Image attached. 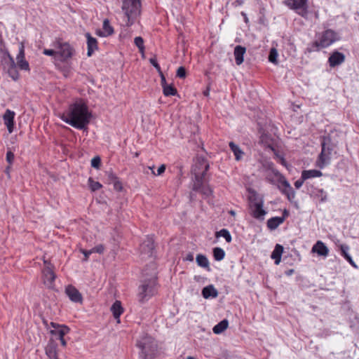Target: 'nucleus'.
Returning <instances> with one entry per match:
<instances>
[{"label": "nucleus", "instance_id": "obj_1", "mask_svg": "<svg viewBox=\"0 0 359 359\" xmlns=\"http://www.w3.org/2000/svg\"><path fill=\"white\" fill-rule=\"evenodd\" d=\"M90 116L86 104L82 101H77L69 106L60 118L72 127L81 130L90 122Z\"/></svg>", "mask_w": 359, "mask_h": 359}, {"label": "nucleus", "instance_id": "obj_2", "mask_svg": "<svg viewBox=\"0 0 359 359\" xmlns=\"http://www.w3.org/2000/svg\"><path fill=\"white\" fill-rule=\"evenodd\" d=\"M209 169V164L203 159H198L193 168V172L195 175V182L193 185V189L196 191H200L205 196L211 195L212 191L209 186L203 185V178L206 172Z\"/></svg>", "mask_w": 359, "mask_h": 359}, {"label": "nucleus", "instance_id": "obj_3", "mask_svg": "<svg viewBox=\"0 0 359 359\" xmlns=\"http://www.w3.org/2000/svg\"><path fill=\"white\" fill-rule=\"evenodd\" d=\"M123 22L126 27L132 26L141 13L140 0H122Z\"/></svg>", "mask_w": 359, "mask_h": 359}, {"label": "nucleus", "instance_id": "obj_4", "mask_svg": "<svg viewBox=\"0 0 359 359\" xmlns=\"http://www.w3.org/2000/svg\"><path fill=\"white\" fill-rule=\"evenodd\" d=\"M158 286L155 273L142 281L138 288L137 297L140 302L144 303L157 293Z\"/></svg>", "mask_w": 359, "mask_h": 359}, {"label": "nucleus", "instance_id": "obj_5", "mask_svg": "<svg viewBox=\"0 0 359 359\" xmlns=\"http://www.w3.org/2000/svg\"><path fill=\"white\" fill-rule=\"evenodd\" d=\"M140 349V359H153L157 348L155 340L150 336L144 334L137 342Z\"/></svg>", "mask_w": 359, "mask_h": 359}, {"label": "nucleus", "instance_id": "obj_6", "mask_svg": "<svg viewBox=\"0 0 359 359\" xmlns=\"http://www.w3.org/2000/svg\"><path fill=\"white\" fill-rule=\"evenodd\" d=\"M338 40V35L334 31L327 29L312 43L311 50L318 51L320 49L327 48Z\"/></svg>", "mask_w": 359, "mask_h": 359}, {"label": "nucleus", "instance_id": "obj_7", "mask_svg": "<svg viewBox=\"0 0 359 359\" xmlns=\"http://www.w3.org/2000/svg\"><path fill=\"white\" fill-rule=\"evenodd\" d=\"M321 145L322 149L316 161V165L319 168L323 169L330 163L334 147L330 143V139L325 137L323 139Z\"/></svg>", "mask_w": 359, "mask_h": 359}, {"label": "nucleus", "instance_id": "obj_8", "mask_svg": "<svg viewBox=\"0 0 359 359\" xmlns=\"http://www.w3.org/2000/svg\"><path fill=\"white\" fill-rule=\"evenodd\" d=\"M283 4L302 18H308V0H285Z\"/></svg>", "mask_w": 359, "mask_h": 359}, {"label": "nucleus", "instance_id": "obj_9", "mask_svg": "<svg viewBox=\"0 0 359 359\" xmlns=\"http://www.w3.org/2000/svg\"><path fill=\"white\" fill-rule=\"evenodd\" d=\"M43 265L44 266L41 271L43 283L46 287L53 288L56 278L54 266L49 261L46 259H43Z\"/></svg>", "mask_w": 359, "mask_h": 359}, {"label": "nucleus", "instance_id": "obj_10", "mask_svg": "<svg viewBox=\"0 0 359 359\" xmlns=\"http://www.w3.org/2000/svg\"><path fill=\"white\" fill-rule=\"evenodd\" d=\"M250 210L252 217L260 221H263L265 215L267 214V212L264 209V201L262 198L251 200Z\"/></svg>", "mask_w": 359, "mask_h": 359}, {"label": "nucleus", "instance_id": "obj_11", "mask_svg": "<svg viewBox=\"0 0 359 359\" xmlns=\"http://www.w3.org/2000/svg\"><path fill=\"white\" fill-rule=\"evenodd\" d=\"M276 175L278 176V181L279 183L278 188L280 191L287 196L289 201L294 199L295 193L290 183L284 176L278 172L276 173Z\"/></svg>", "mask_w": 359, "mask_h": 359}, {"label": "nucleus", "instance_id": "obj_12", "mask_svg": "<svg viewBox=\"0 0 359 359\" xmlns=\"http://www.w3.org/2000/svg\"><path fill=\"white\" fill-rule=\"evenodd\" d=\"M4 60L6 68L8 75L14 80L16 81L19 78V73L17 70L16 64L14 61L13 57L11 55L8 51L4 53Z\"/></svg>", "mask_w": 359, "mask_h": 359}, {"label": "nucleus", "instance_id": "obj_13", "mask_svg": "<svg viewBox=\"0 0 359 359\" xmlns=\"http://www.w3.org/2000/svg\"><path fill=\"white\" fill-rule=\"evenodd\" d=\"M55 47L57 49V55H59L62 60L70 58L73 55V48L68 43L57 41L55 43Z\"/></svg>", "mask_w": 359, "mask_h": 359}, {"label": "nucleus", "instance_id": "obj_14", "mask_svg": "<svg viewBox=\"0 0 359 359\" xmlns=\"http://www.w3.org/2000/svg\"><path fill=\"white\" fill-rule=\"evenodd\" d=\"M50 327L53 328V330H50V333L53 336L57 337L59 339L64 338L65 335L68 334L70 331V329L67 326L53 322L50 323Z\"/></svg>", "mask_w": 359, "mask_h": 359}, {"label": "nucleus", "instance_id": "obj_15", "mask_svg": "<svg viewBox=\"0 0 359 359\" xmlns=\"http://www.w3.org/2000/svg\"><path fill=\"white\" fill-rule=\"evenodd\" d=\"M17 65L22 70H29L28 62L25 60V46L20 43L18 46V54L16 57Z\"/></svg>", "mask_w": 359, "mask_h": 359}, {"label": "nucleus", "instance_id": "obj_16", "mask_svg": "<svg viewBox=\"0 0 359 359\" xmlns=\"http://www.w3.org/2000/svg\"><path fill=\"white\" fill-rule=\"evenodd\" d=\"M344 61V54L337 50L333 51L328 58V63L330 67H335L336 66H339L341 65Z\"/></svg>", "mask_w": 359, "mask_h": 359}, {"label": "nucleus", "instance_id": "obj_17", "mask_svg": "<svg viewBox=\"0 0 359 359\" xmlns=\"http://www.w3.org/2000/svg\"><path fill=\"white\" fill-rule=\"evenodd\" d=\"M65 293L72 302L78 303L82 302V296L79 291L72 285H68L65 288Z\"/></svg>", "mask_w": 359, "mask_h": 359}, {"label": "nucleus", "instance_id": "obj_18", "mask_svg": "<svg viewBox=\"0 0 359 359\" xmlns=\"http://www.w3.org/2000/svg\"><path fill=\"white\" fill-rule=\"evenodd\" d=\"M15 112L7 109L3 116L4 124L7 127L9 133H12L14 129Z\"/></svg>", "mask_w": 359, "mask_h": 359}, {"label": "nucleus", "instance_id": "obj_19", "mask_svg": "<svg viewBox=\"0 0 359 359\" xmlns=\"http://www.w3.org/2000/svg\"><path fill=\"white\" fill-rule=\"evenodd\" d=\"M154 248V240L152 237H147L140 245L141 252L146 256L151 257Z\"/></svg>", "mask_w": 359, "mask_h": 359}, {"label": "nucleus", "instance_id": "obj_20", "mask_svg": "<svg viewBox=\"0 0 359 359\" xmlns=\"http://www.w3.org/2000/svg\"><path fill=\"white\" fill-rule=\"evenodd\" d=\"M114 33V28L110 25L108 19H104L102 24V29L96 31L97 35L101 37H107L111 35Z\"/></svg>", "mask_w": 359, "mask_h": 359}, {"label": "nucleus", "instance_id": "obj_21", "mask_svg": "<svg viewBox=\"0 0 359 359\" xmlns=\"http://www.w3.org/2000/svg\"><path fill=\"white\" fill-rule=\"evenodd\" d=\"M85 36L87 39V55L90 57L93 55L94 51L98 48L97 41L95 38L93 37L90 33H86Z\"/></svg>", "mask_w": 359, "mask_h": 359}, {"label": "nucleus", "instance_id": "obj_22", "mask_svg": "<svg viewBox=\"0 0 359 359\" xmlns=\"http://www.w3.org/2000/svg\"><path fill=\"white\" fill-rule=\"evenodd\" d=\"M312 252L317 253L319 256L327 257L329 254L327 247L321 241H318L312 248Z\"/></svg>", "mask_w": 359, "mask_h": 359}, {"label": "nucleus", "instance_id": "obj_23", "mask_svg": "<svg viewBox=\"0 0 359 359\" xmlns=\"http://www.w3.org/2000/svg\"><path fill=\"white\" fill-rule=\"evenodd\" d=\"M245 48L241 46H236L234 48L233 54L235 57L236 63L237 65H240L243 62L244 55L245 53Z\"/></svg>", "mask_w": 359, "mask_h": 359}, {"label": "nucleus", "instance_id": "obj_24", "mask_svg": "<svg viewBox=\"0 0 359 359\" xmlns=\"http://www.w3.org/2000/svg\"><path fill=\"white\" fill-rule=\"evenodd\" d=\"M285 220V217H273L268 219L267 227L270 230L276 229L280 224H282Z\"/></svg>", "mask_w": 359, "mask_h": 359}, {"label": "nucleus", "instance_id": "obj_25", "mask_svg": "<svg viewBox=\"0 0 359 359\" xmlns=\"http://www.w3.org/2000/svg\"><path fill=\"white\" fill-rule=\"evenodd\" d=\"M111 311L117 323H120V316L123 312V309L120 301H116L111 307Z\"/></svg>", "mask_w": 359, "mask_h": 359}, {"label": "nucleus", "instance_id": "obj_26", "mask_svg": "<svg viewBox=\"0 0 359 359\" xmlns=\"http://www.w3.org/2000/svg\"><path fill=\"white\" fill-rule=\"evenodd\" d=\"M202 295L205 299L215 298L218 296V292L212 285H209L203 287Z\"/></svg>", "mask_w": 359, "mask_h": 359}, {"label": "nucleus", "instance_id": "obj_27", "mask_svg": "<svg viewBox=\"0 0 359 359\" xmlns=\"http://www.w3.org/2000/svg\"><path fill=\"white\" fill-rule=\"evenodd\" d=\"M283 252V247L280 244H276L271 255V259H274V262L276 265L279 264L280 262Z\"/></svg>", "mask_w": 359, "mask_h": 359}, {"label": "nucleus", "instance_id": "obj_28", "mask_svg": "<svg viewBox=\"0 0 359 359\" xmlns=\"http://www.w3.org/2000/svg\"><path fill=\"white\" fill-rule=\"evenodd\" d=\"M322 175V172L318 170H303L302 172V178L306 180L311 178L319 177H321Z\"/></svg>", "mask_w": 359, "mask_h": 359}, {"label": "nucleus", "instance_id": "obj_29", "mask_svg": "<svg viewBox=\"0 0 359 359\" xmlns=\"http://www.w3.org/2000/svg\"><path fill=\"white\" fill-rule=\"evenodd\" d=\"M229 147L235 156L236 161H241L244 155V152L241 149L233 142H229Z\"/></svg>", "mask_w": 359, "mask_h": 359}, {"label": "nucleus", "instance_id": "obj_30", "mask_svg": "<svg viewBox=\"0 0 359 359\" xmlns=\"http://www.w3.org/2000/svg\"><path fill=\"white\" fill-rule=\"evenodd\" d=\"M46 353L48 359H58L57 355V346L53 343H50L46 347Z\"/></svg>", "mask_w": 359, "mask_h": 359}, {"label": "nucleus", "instance_id": "obj_31", "mask_svg": "<svg viewBox=\"0 0 359 359\" xmlns=\"http://www.w3.org/2000/svg\"><path fill=\"white\" fill-rule=\"evenodd\" d=\"M196 261L199 266L207 269L208 271L210 270L209 261L205 255L201 254L198 255L196 256Z\"/></svg>", "mask_w": 359, "mask_h": 359}, {"label": "nucleus", "instance_id": "obj_32", "mask_svg": "<svg viewBox=\"0 0 359 359\" xmlns=\"http://www.w3.org/2000/svg\"><path fill=\"white\" fill-rule=\"evenodd\" d=\"M228 320L224 319L214 326L212 330L215 334H221L228 327Z\"/></svg>", "mask_w": 359, "mask_h": 359}, {"label": "nucleus", "instance_id": "obj_33", "mask_svg": "<svg viewBox=\"0 0 359 359\" xmlns=\"http://www.w3.org/2000/svg\"><path fill=\"white\" fill-rule=\"evenodd\" d=\"M217 238L223 237L227 243H230L232 240L231 236L229 231L226 229H222L215 233Z\"/></svg>", "mask_w": 359, "mask_h": 359}, {"label": "nucleus", "instance_id": "obj_34", "mask_svg": "<svg viewBox=\"0 0 359 359\" xmlns=\"http://www.w3.org/2000/svg\"><path fill=\"white\" fill-rule=\"evenodd\" d=\"M213 256L215 260L221 261L224 258L225 252L221 248H215L213 249Z\"/></svg>", "mask_w": 359, "mask_h": 359}, {"label": "nucleus", "instance_id": "obj_35", "mask_svg": "<svg viewBox=\"0 0 359 359\" xmlns=\"http://www.w3.org/2000/svg\"><path fill=\"white\" fill-rule=\"evenodd\" d=\"M163 95L165 96H172L177 94L176 88L172 85H167L163 88Z\"/></svg>", "mask_w": 359, "mask_h": 359}, {"label": "nucleus", "instance_id": "obj_36", "mask_svg": "<svg viewBox=\"0 0 359 359\" xmlns=\"http://www.w3.org/2000/svg\"><path fill=\"white\" fill-rule=\"evenodd\" d=\"M134 43L136 46L138 48L140 52L144 54V40L141 36H136L134 39Z\"/></svg>", "mask_w": 359, "mask_h": 359}, {"label": "nucleus", "instance_id": "obj_37", "mask_svg": "<svg viewBox=\"0 0 359 359\" xmlns=\"http://www.w3.org/2000/svg\"><path fill=\"white\" fill-rule=\"evenodd\" d=\"M316 196L320 200L321 203L325 202L327 199V193L322 189L316 190Z\"/></svg>", "mask_w": 359, "mask_h": 359}, {"label": "nucleus", "instance_id": "obj_38", "mask_svg": "<svg viewBox=\"0 0 359 359\" xmlns=\"http://www.w3.org/2000/svg\"><path fill=\"white\" fill-rule=\"evenodd\" d=\"M88 185L92 191H95L102 187L99 182L94 181L91 177L88 179Z\"/></svg>", "mask_w": 359, "mask_h": 359}, {"label": "nucleus", "instance_id": "obj_39", "mask_svg": "<svg viewBox=\"0 0 359 359\" xmlns=\"http://www.w3.org/2000/svg\"><path fill=\"white\" fill-rule=\"evenodd\" d=\"M278 52L276 48H271L269 55V60L272 63H277Z\"/></svg>", "mask_w": 359, "mask_h": 359}, {"label": "nucleus", "instance_id": "obj_40", "mask_svg": "<svg viewBox=\"0 0 359 359\" xmlns=\"http://www.w3.org/2000/svg\"><path fill=\"white\" fill-rule=\"evenodd\" d=\"M149 169L151 170L152 171V173L154 175H162L165 170V165L164 164H162L157 170V172H155L154 171V167H149Z\"/></svg>", "mask_w": 359, "mask_h": 359}, {"label": "nucleus", "instance_id": "obj_41", "mask_svg": "<svg viewBox=\"0 0 359 359\" xmlns=\"http://www.w3.org/2000/svg\"><path fill=\"white\" fill-rule=\"evenodd\" d=\"M101 163V159L99 156H95L91 160V166L95 168H99Z\"/></svg>", "mask_w": 359, "mask_h": 359}, {"label": "nucleus", "instance_id": "obj_42", "mask_svg": "<svg viewBox=\"0 0 359 359\" xmlns=\"http://www.w3.org/2000/svg\"><path fill=\"white\" fill-rule=\"evenodd\" d=\"M341 254L345 258L346 255H348L349 247L346 244L340 245Z\"/></svg>", "mask_w": 359, "mask_h": 359}, {"label": "nucleus", "instance_id": "obj_43", "mask_svg": "<svg viewBox=\"0 0 359 359\" xmlns=\"http://www.w3.org/2000/svg\"><path fill=\"white\" fill-rule=\"evenodd\" d=\"M177 76L183 79L186 76V70L184 67H180L177 70Z\"/></svg>", "mask_w": 359, "mask_h": 359}, {"label": "nucleus", "instance_id": "obj_44", "mask_svg": "<svg viewBox=\"0 0 359 359\" xmlns=\"http://www.w3.org/2000/svg\"><path fill=\"white\" fill-rule=\"evenodd\" d=\"M92 249H93V253L96 252V253L102 254L104 251V247L102 244L97 245Z\"/></svg>", "mask_w": 359, "mask_h": 359}, {"label": "nucleus", "instance_id": "obj_45", "mask_svg": "<svg viewBox=\"0 0 359 359\" xmlns=\"http://www.w3.org/2000/svg\"><path fill=\"white\" fill-rule=\"evenodd\" d=\"M14 158H15L14 154L12 151H8L7 153H6V161H7V162L9 164H12L13 161H14Z\"/></svg>", "mask_w": 359, "mask_h": 359}, {"label": "nucleus", "instance_id": "obj_46", "mask_svg": "<svg viewBox=\"0 0 359 359\" xmlns=\"http://www.w3.org/2000/svg\"><path fill=\"white\" fill-rule=\"evenodd\" d=\"M43 54L48 56H55L57 55V50H54L53 49H44L43 51Z\"/></svg>", "mask_w": 359, "mask_h": 359}, {"label": "nucleus", "instance_id": "obj_47", "mask_svg": "<svg viewBox=\"0 0 359 359\" xmlns=\"http://www.w3.org/2000/svg\"><path fill=\"white\" fill-rule=\"evenodd\" d=\"M150 61V63L158 70V71H160L161 70V67L159 66V65L158 64L155 58H150L149 60Z\"/></svg>", "mask_w": 359, "mask_h": 359}, {"label": "nucleus", "instance_id": "obj_48", "mask_svg": "<svg viewBox=\"0 0 359 359\" xmlns=\"http://www.w3.org/2000/svg\"><path fill=\"white\" fill-rule=\"evenodd\" d=\"M81 252L83 254L84 257H85V260H88L89 256L93 253V249L90 250H81Z\"/></svg>", "mask_w": 359, "mask_h": 359}, {"label": "nucleus", "instance_id": "obj_49", "mask_svg": "<svg viewBox=\"0 0 359 359\" xmlns=\"http://www.w3.org/2000/svg\"><path fill=\"white\" fill-rule=\"evenodd\" d=\"M345 259L349 262V264L352 266H353L354 268H357V265L355 264V263L354 262V261L353 260V259L350 255H346Z\"/></svg>", "mask_w": 359, "mask_h": 359}, {"label": "nucleus", "instance_id": "obj_50", "mask_svg": "<svg viewBox=\"0 0 359 359\" xmlns=\"http://www.w3.org/2000/svg\"><path fill=\"white\" fill-rule=\"evenodd\" d=\"M345 259L349 262V264L352 266H353L354 268H357V265L355 264V263L354 262V261L353 260V259L350 255H346Z\"/></svg>", "mask_w": 359, "mask_h": 359}, {"label": "nucleus", "instance_id": "obj_51", "mask_svg": "<svg viewBox=\"0 0 359 359\" xmlns=\"http://www.w3.org/2000/svg\"><path fill=\"white\" fill-rule=\"evenodd\" d=\"M306 180H303V178L301 177V179L297 180L295 182H294V187H296V189H299L304 184V182Z\"/></svg>", "mask_w": 359, "mask_h": 359}, {"label": "nucleus", "instance_id": "obj_52", "mask_svg": "<svg viewBox=\"0 0 359 359\" xmlns=\"http://www.w3.org/2000/svg\"><path fill=\"white\" fill-rule=\"evenodd\" d=\"M161 86H162V88H163L164 86H167V83H166V81H165V76L161 74Z\"/></svg>", "mask_w": 359, "mask_h": 359}, {"label": "nucleus", "instance_id": "obj_53", "mask_svg": "<svg viewBox=\"0 0 359 359\" xmlns=\"http://www.w3.org/2000/svg\"><path fill=\"white\" fill-rule=\"evenodd\" d=\"M186 260L192 262L194 260V255L191 253H189L186 257Z\"/></svg>", "mask_w": 359, "mask_h": 359}, {"label": "nucleus", "instance_id": "obj_54", "mask_svg": "<svg viewBox=\"0 0 359 359\" xmlns=\"http://www.w3.org/2000/svg\"><path fill=\"white\" fill-rule=\"evenodd\" d=\"M236 4L238 6H242L244 4V1L243 0H236Z\"/></svg>", "mask_w": 359, "mask_h": 359}, {"label": "nucleus", "instance_id": "obj_55", "mask_svg": "<svg viewBox=\"0 0 359 359\" xmlns=\"http://www.w3.org/2000/svg\"><path fill=\"white\" fill-rule=\"evenodd\" d=\"M60 342H61V344L63 346H66L67 345V341H65V339L64 338H62V339H60Z\"/></svg>", "mask_w": 359, "mask_h": 359}, {"label": "nucleus", "instance_id": "obj_56", "mask_svg": "<svg viewBox=\"0 0 359 359\" xmlns=\"http://www.w3.org/2000/svg\"><path fill=\"white\" fill-rule=\"evenodd\" d=\"M241 15L244 17V20L245 22H248V18L247 17V15L246 13H245L244 12H242L241 13Z\"/></svg>", "mask_w": 359, "mask_h": 359}, {"label": "nucleus", "instance_id": "obj_57", "mask_svg": "<svg viewBox=\"0 0 359 359\" xmlns=\"http://www.w3.org/2000/svg\"><path fill=\"white\" fill-rule=\"evenodd\" d=\"M229 213L233 217L236 215V212L233 210H229Z\"/></svg>", "mask_w": 359, "mask_h": 359}, {"label": "nucleus", "instance_id": "obj_58", "mask_svg": "<svg viewBox=\"0 0 359 359\" xmlns=\"http://www.w3.org/2000/svg\"><path fill=\"white\" fill-rule=\"evenodd\" d=\"M10 168H11V167H10V166H8V167L6 168V173H7L8 175H9V170H10Z\"/></svg>", "mask_w": 359, "mask_h": 359}, {"label": "nucleus", "instance_id": "obj_59", "mask_svg": "<svg viewBox=\"0 0 359 359\" xmlns=\"http://www.w3.org/2000/svg\"><path fill=\"white\" fill-rule=\"evenodd\" d=\"M287 215H288V213H287V210H285L283 212V216H285L286 217L287 216Z\"/></svg>", "mask_w": 359, "mask_h": 359}, {"label": "nucleus", "instance_id": "obj_60", "mask_svg": "<svg viewBox=\"0 0 359 359\" xmlns=\"http://www.w3.org/2000/svg\"><path fill=\"white\" fill-rule=\"evenodd\" d=\"M264 139H265V135H262L261 136V141H262V142H264Z\"/></svg>", "mask_w": 359, "mask_h": 359}, {"label": "nucleus", "instance_id": "obj_61", "mask_svg": "<svg viewBox=\"0 0 359 359\" xmlns=\"http://www.w3.org/2000/svg\"><path fill=\"white\" fill-rule=\"evenodd\" d=\"M187 359H196V358L194 357H193V356H188L187 358Z\"/></svg>", "mask_w": 359, "mask_h": 359}, {"label": "nucleus", "instance_id": "obj_62", "mask_svg": "<svg viewBox=\"0 0 359 359\" xmlns=\"http://www.w3.org/2000/svg\"><path fill=\"white\" fill-rule=\"evenodd\" d=\"M281 163L285 165V160L283 158L281 159Z\"/></svg>", "mask_w": 359, "mask_h": 359}]
</instances>
